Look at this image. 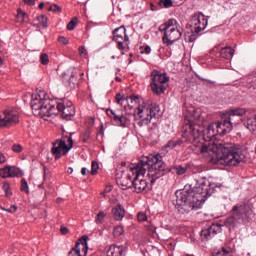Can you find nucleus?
Returning <instances> with one entry per match:
<instances>
[{
	"mask_svg": "<svg viewBox=\"0 0 256 256\" xmlns=\"http://www.w3.org/2000/svg\"><path fill=\"white\" fill-rule=\"evenodd\" d=\"M203 121L205 119L201 117V113L197 110H193L190 116H186V129L182 133L183 139L193 144L194 147H198L200 153H208L212 163H220V165H228L229 167L244 163L247 159V152L237 144L218 142L207 146L201 143L203 133L208 135V139H213V137L219 135L215 123L210 124L205 130Z\"/></svg>",
	"mask_w": 256,
	"mask_h": 256,
	"instance_id": "nucleus-1",
	"label": "nucleus"
},
{
	"mask_svg": "<svg viewBox=\"0 0 256 256\" xmlns=\"http://www.w3.org/2000/svg\"><path fill=\"white\" fill-rule=\"evenodd\" d=\"M211 195L209 184L205 180L197 181L190 185L189 190H177L176 199L173 201L176 209L182 215H187L191 211H197L201 208L203 198Z\"/></svg>",
	"mask_w": 256,
	"mask_h": 256,
	"instance_id": "nucleus-2",
	"label": "nucleus"
},
{
	"mask_svg": "<svg viewBox=\"0 0 256 256\" xmlns=\"http://www.w3.org/2000/svg\"><path fill=\"white\" fill-rule=\"evenodd\" d=\"M136 174L133 178L132 187L136 193H143L147 189V180L141 178L148 171L150 183H154L165 175V164L161 161V155H150L143 157L136 165Z\"/></svg>",
	"mask_w": 256,
	"mask_h": 256,
	"instance_id": "nucleus-3",
	"label": "nucleus"
},
{
	"mask_svg": "<svg viewBox=\"0 0 256 256\" xmlns=\"http://www.w3.org/2000/svg\"><path fill=\"white\" fill-rule=\"evenodd\" d=\"M31 108L33 114L36 117H51L52 115H62V118L66 121H71V118L75 116V106L73 102H67L61 100L55 104V101L49 98H42L41 94H33L31 100Z\"/></svg>",
	"mask_w": 256,
	"mask_h": 256,
	"instance_id": "nucleus-4",
	"label": "nucleus"
},
{
	"mask_svg": "<svg viewBox=\"0 0 256 256\" xmlns=\"http://www.w3.org/2000/svg\"><path fill=\"white\" fill-rule=\"evenodd\" d=\"M159 31L164 33L162 41L167 47L173 45L176 41H179L183 36L181 30H179V22L175 19H169L167 22L160 25Z\"/></svg>",
	"mask_w": 256,
	"mask_h": 256,
	"instance_id": "nucleus-5",
	"label": "nucleus"
},
{
	"mask_svg": "<svg viewBox=\"0 0 256 256\" xmlns=\"http://www.w3.org/2000/svg\"><path fill=\"white\" fill-rule=\"evenodd\" d=\"M253 214V210L247 206L236 205L231 210V215L224 221L228 229H235L239 223H247Z\"/></svg>",
	"mask_w": 256,
	"mask_h": 256,
	"instance_id": "nucleus-6",
	"label": "nucleus"
},
{
	"mask_svg": "<svg viewBox=\"0 0 256 256\" xmlns=\"http://www.w3.org/2000/svg\"><path fill=\"white\" fill-rule=\"evenodd\" d=\"M137 115L139 118H135V124L138 127H145V125H149L152 119L157 117V113H159V106L157 104H145L137 107Z\"/></svg>",
	"mask_w": 256,
	"mask_h": 256,
	"instance_id": "nucleus-7",
	"label": "nucleus"
},
{
	"mask_svg": "<svg viewBox=\"0 0 256 256\" xmlns=\"http://www.w3.org/2000/svg\"><path fill=\"white\" fill-rule=\"evenodd\" d=\"M150 78V87L153 93L156 95L165 93V90L167 89V83L169 82V77H167V74H163L157 70H154L151 72Z\"/></svg>",
	"mask_w": 256,
	"mask_h": 256,
	"instance_id": "nucleus-8",
	"label": "nucleus"
},
{
	"mask_svg": "<svg viewBox=\"0 0 256 256\" xmlns=\"http://www.w3.org/2000/svg\"><path fill=\"white\" fill-rule=\"evenodd\" d=\"M136 173L137 169H135V166L127 168V170H121V174L117 172V185H119L123 191H126V189H131V187H133V177H135Z\"/></svg>",
	"mask_w": 256,
	"mask_h": 256,
	"instance_id": "nucleus-9",
	"label": "nucleus"
},
{
	"mask_svg": "<svg viewBox=\"0 0 256 256\" xmlns=\"http://www.w3.org/2000/svg\"><path fill=\"white\" fill-rule=\"evenodd\" d=\"M208 23L209 20L201 12L195 13L190 20V26L196 35H201V31L207 29Z\"/></svg>",
	"mask_w": 256,
	"mask_h": 256,
	"instance_id": "nucleus-10",
	"label": "nucleus"
},
{
	"mask_svg": "<svg viewBox=\"0 0 256 256\" xmlns=\"http://www.w3.org/2000/svg\"><path fill=\"white\" fill-rule=\"evenodd\" d=\"M88 239L89 236H82L70 250L68 256H87V252L89 251V246L87 245Z\"/></svg>",
	"mask_w": 256,
	"mask_h": 256,
	"instance_id": "nucleus-11",
	"label": "nucleus"
},
{
	"mask_svg": "<svg viewBox=\"0 0 256 256\" xmlns=\"http://www.w3.org/2000/svg\"><path fill=\"white\" fill-rule=\"evenodd\" d=\"M19 123V115H17L13 111L5 110L0 114V127H13V125H17Z\"/></svg>",
	"mask_w": 256,
	"mask_h": 256,
	"instance_id": "nucleus-12",
	"label": "nucleus"
},
{
	"mask_svg": "<svg viewBox=\"0 0 256 256\" xmlns=\"http://www.w3.org/2000/svg\"><path fill=\"white\" fill-rule=\"evenodd\" d=\"M215 124L218 135H227L231 133L233 125H237V122H232L225 114L222 116V121H218Z\"/></svg>",
	"mask_w": 256,
	"mask_h": 256,
	"instance_id": "nucleus-13",
	"label": "nucleus"
},
{
	"mask_svg": "<svg viewBox=\"0 0 256 256\" xmlns=\"http://www.w3.org/2000/svg\"><path fill=\"white\" fill-rule=\"evenodd\" d=\"M52 145L53 146L51 148V153L53 157H55L56 161L61 159L62 155H66L67 153H69V146L67 145L66 140L58 139L55 142H53Z\"/></svg>",
	"mask_w": 256,
	"mask_h": 256,
	"instance_id": "nucleus-14",
	"label": "nucleus"
},
{
	"mask_svg": "<svg viewBox=\"0 0 256 256\" xmlns=\"http://www.w3.org/2000/svg\"><path fill=\"white\" fill-rule=\"evenodd\" d=\"M223 225L221 224H212L208 228L202 229L200 236L202 241H209V239H213L215 235L221 233Z\"/></svg>",
	"mask_w": 256,
	"mask_h": 256,
	"instance_id": "nucleus-15",
	"label": "nucleus"
},
{
	"mask_svg": "<svg viewBox=\"0 0 256 256\" xmlns=\"http://www.w3.org/2000/svg\"><path fill=\"white\" fill-rule=\"evenodd\" d=\"M106 113L118 127H127L129 125V119L125 115L119 114L111 109H107Z\"/></svg>",
	"mask_w": 256,
	"mask_h": 256,
	"instance_id": "nucleus-16",
	"label": "nucleus"
},
{
	"mask_svg": "<svg viewBox=\"0 0 256 256\" xmlns=\"http://www.w3.org/2000/svg\"><path fill=\"white\" fill-rule=\"evenodd\" d=\"M23 172L15 166H6L0 169V177L7 179V177H21Z\"/></svg>",
	"mask_w": 256,
	"mask_h": 256,
	"instance_id": "nucleus-17",
	"label": "nucleus"
},
{
	"mask_svg": "<svg viewBox=\"0 0 256 256\" xmlns=\"http://www.w3.org/2000/svg\"><path fill=\"white\" fill-rule=\"evenodd\" d=\"M249 113H251V110L247 108H234L227 111L224 115L228 117L232 123H235V117H243V115H249Z\"/></svg>",
	"mask_w": 256,
	"mask_h": 256,
	"instance_id": "nucleus-18",
	"label": "nucleus"
},
{
	"mask_svg": "<svg viewBox=\"0 0 256 256\" xmlns=\"http://www.w3.org/2000/svg\"><path fill=\"white\" fill-rule=\"evenodd\" d=\"M113 34V41L119 42V41H129V36H127V30L125 29V26H121L119 28H116L112 32Z\"/></svg>",
	"mask_w": 256,
	"mask_h": 256,
	"instance_id": "nucleus-19",
	"label": "nucleus"
},
{
	"mask_svg": "<svg viewBox=\"0 0 256 256\" xmlns=\"http://www.w3.org/2000/svg\"><path fill=\"white\" fill-rule=\"evenodd\" d=\"M111 213L114 221H123V218L125 217V208H123L121 204H117L112 208Z\"/></svg>",
	"mask_w": 256,
	"mask_h": 256,
	"instance_id": "nucleus-20",
	"label": "nucleus"
},
{
	"mask_svg": "<svg viewBox=\"0 0 256 256\" xmlns=\"http://www.w3.org/2000/svg\"><path fill=\"white\" fill-rule=\"evenodd\" d=\"M123 253H125L123 246L111 245L106 252V256H123Z\"/></svg>",
	"mask_w": 256,
	"mask_h": 256,
	"instance_id": "nucleus-21",
	"label": "nucleus"
},
{
	"mask_svg": "<svg viewBox=\"0 0 256 256\" xmlns=\"http://www.w3.org/2000/svg\"><path fill=\"white\" fill-rule=\"evenodd\" d=\"M233 55H235V49L231 46H226L220 50V56L222 59H232Z\"/></svg>",
	"mask_w": 256,
	"mask_h": 256,
	"instance_id": "nucleus-22",
	"label": "nucleus"
},
{
	"mask_svg": "<svg viewBox=\"0 0 256 256\" xmlns=\"http://www.w3.org/2000/svg\"><path fill=\"white\" fill-rule=\"evenodd\" d=\"M165 173H176L177 175H185V173H187V168L181 165H178V166L169 168L168 170L165 168L164 175Z\"/></svg>",
	"mask_w": 256,
	"mask_h": 256,
	"instance_id": "nucleus-23",
	"label": "nucleus"
},
{
	"mask_svg": "<svg viewBox=\"0 0 256 256\" xmlns=\"http://www.w3.org/2000/svg\"><path fill=\"white\" fill-rule=\"evenodd\" d=\"M37 21H38V25L39 27H43V29H47L48 25H47V16L45 15H40L37 17Z\"/></svg>",
	"mask_w": 256,
	"mask_h": 256,
	"instance_id": "nucleus-24",
	"label": "nucleus"
},
{
	"mask_svg": "<svg viewBox=\"0 0 256 256\" xmlns=\"http://www.w3.org/2000/svg\"><path fill=\"white\" fill-rule=\"evenodd\" d=\"M105 217H107V213H105L104 211H100L96 216V225H103V219H105Z\"/></svg>",
	"mask_w": 256,
	"mask_h": 256,
	"instance_id": "nucleus-25",
	"label": "nucleus"
},
{
	"mask_svg": "<svg viewBox=\"0 0 256 256\" xmlns=\"http://www.w3.org/2000/svg\"><path fill=\"white\" fill-rule=\"evenodd\" d=\"M158 5L159 7L169 9L170 7H173V0H159Z\"/></svg>",
	"mask_w": 256,
	"mask_h": 256,
	"instance_id": "nucleus-26",
	"label": "nucleus"
},
{
	"mask_svg": "<svg viewBox=\"0 0 256 256\" xmlns=\"http://www.w3.org/2000/svg\"><path fill=\"white\" fill-rule=\"evenodd\" d=\"M20 191L29 195V184H27V180L25 178H22L21 180Z\"/></svg>",
	"mask_w": 256,
	"mask_h": 256,
	"instance_id": "nucleus-27",
	"label": "nucleus"
},
{
	"mask_svg": "<svg viewBox=\"0 0 256 256\" xmlns=\"http://www.w3.org/2000/svg\"><path fill=\"white\" fill-rule=\"evenodd\" d=\"M2 189H3V191H5L6 197H11L13 195V192L11 191V186L9 185V182H4Z\"/></svg>",
	"mask_w": 256,
	"mask_h": 256,
	"instance_id": "nucleus-28",
	"label": "nucleus"
},
{
	"mask_svg": "<svg viewBox=\"0 0 256 256\" xmlns=\"http://www.w3.org/2000/svg\"><path fill=\"white\" fill-rule=\"evenodd\" d=\"M116 43L120 51H125L126 47L129 45V40H120Z\"/></svg>",
	"mask_w": 256,
	"mask_h": 256,
	"instance_id": "nucleus-29",
	"label": "nucleus"
},
{
	"mask_svg": "<svg viewBox=\"0 0 256 256\" xmlns=\"http://www.w3.org/2000/svg\"><path fill=\"white\" fill-rule=\"evenodd\" d=\"M77 27V17H73L67 25L68 31H73Z\"/></svg>",
	"mask_w": 256,
	"mask_h": 256,
	"instance_id": "nucleus-30",
	"label": "nucleus"
},
{
	"mask_svg": "<svg viewBox=\"0 0 256 256\" xmlns=\"http://www.w3.org/2000/svg\"><path fill=\"white\" fill-rule=\"evenodd\" d=\"M114 237H121V235H123V233H125V230L122 226H117L114 228Z\"/></svg>",
	"mask_w": 256,
	"mask_h": 256,
	"instance_id": "nucleus-31",
	"label": "nucleus"
},
{
	"mask_svg": "<svg viewBox=\"0 0 256 256\" xmlns=\"http://www.w3.org/2000/svg\"><path fill=\"white\" fill-rule=\"evenodd\" d=\"M40 63L41 65H49V55L47 53L40 55Z\"/></svg>",
	"mask_w": 256,
	"mask_h": 256,
	"instance_id": "nucleus-32",
	"label": "nucleus"
},
{
	"mask_svg": "<svg viewBox=\"0 0 256 256\" xmlns=\"http://www.w3.org/2000/svg\"><path fill=\"white\" fill-rule=\"evenodd\" d=\"M65 139H67V143H68V149L69 151H71V149H73V138L71 137V134L69 136H63L62 137V141H65Z\"/></svg>",
	"mask_w": 256,
	"mask_h": 256,
	"instance_id": "nucleus-33",
	"label": "nucleus"
},
{
	"mask_svg": "<svg viewBox=\"0 0 256 256\" xmlns=\"http://www.w3.org/2000/svg\"><path fill=\"white\" fill-rule=\"evenodd\" d=\"M91 169V175H97V171H99V164L96 161H92Z\"/></svg>",
	"mask_w": 256,
	"mask_h": 256,
	"instance_id": "nucleus-34",
	"label": "nucleus"
},
{
	"mask_svg": "<svg viewBox=\"0 0 256 256\" xmlns=\"http://www.w3.org/2000/svg\"><path fill=\"white\" fill-rule=\"evenodd\" d=\"M25 17H27V14L21 11V9H18V14H17L18 21H20V23H23L25 21Z\"/></svg>",
	"mask_w": 256,
	"mask_h": 256,
	"instance_id": "nucleus-35",
	"label": "nucleus"
},
{
	"mask_svg": "<svg viewBox=\"0 0 256 256\" xmlns=\"http://www.w3.org/2000/svg\"><path fill=\"white\" fill-rule=\"evenodd\" d=\"M91 139V132L89 130H86L82 135V141L83 143H87Z\"/></svg>",
	"mask_w": 256,
	"mask_h": 256,
	"instance_id": "nucleus-36",
	"label": "nucleus"
},
{
	"mask_svg": "<svg viewBox=\"0 0 256 256\" xmlns=\"http://www.w3.org/2000/svg\"><path fill=\"white\" fill-rule=\"evenodd\" d=\"M78 53H79L80 57L87 58V49L85 48V46H80L78 48Z\"/></svg>",
	"mask_w": 256,
	"mask_h": 256,
	"instance_id": "nucleus-37",
	"label": "nucleus"
},
{
	"mask_svg": "<svg viewBox=\"0 0 256 256\" xmlns=\"http://www.w3.org/2000/svg\"><path fill=\"white\" fill-rule=\"evenodd\" d=\"M197 35L200 34H197L195 33V31L192 30V34H190L186 39H188L189 43H193L194 41H197Z\"/></svg>",
	"mask_w": 256,
	"mask_h": 256,
	"instance_id": "nucleus-38",
	"label": "nucleus"
},
{
	"mask_svg": "<svg viewBox=\"0 0 256 256\" xmlns=\"http://www.w3.org/2000/svg\"><path fill=\"white\" fill-rule=\"evenodd\" d=\"M2 211H7V213H16L17 212V206L12 205L9 209L1 207Z\"/></svg>",
	"mask_w": 256,
	"mask_h": 256,
	"instance_id": "nucleus-39",
	"label": "nucleus"
},
{
	"mask_svg": "<svg viewBox=\"0 0 256 256\" xmlns=\"http://www.w3.org/2000/svg\"><path fill=\"white\" fill-rule=\"evenodd\" d=\"M12 151H14V153H21V151H23V147L20 144H14L12 146Z\"/></svg>",
	"mask_w": 256,
	"mask_h": 256,
	"instance_id": "nucleus-40",
	"label": "nucleus"
},
{
	"mask_svg": "<svg viewBox=\"0 0 256 256\" xmlns=\"http://www.w3.org/2000/svg\"><path fill=\"white\" fill-rule=\"evenodd\" d=\"M137 218L140 222L147 221V214L145 212H139Z\"/></svg>",
	"mask_w": 256,
	"mask_h": 256,
	"instance_id": "nucleus-41",
	"label": "nucleus"
},
{
	"mask_svg": "<svg viewBox=\"0 0 256 256\" xmlns=\"http://www.w3.org/2000/svg\"><path fill=\"white\" fill-rule=\"evenodd\" d=\"M58 41L62 45H69V39H67L65 36H59Z\"/></svg>",
	"mask_w": 256,
	"mask_h": 256,
	"instance_id": "nucleus-42",
	"label": "nucleus"
},
{
	"mask_svg": "<svg viewBox=\"0 0 256 256\" xmlns=\"http://www.w3.org/2000/svg\"><path fill=\"white\" fill-rule=\"evenodd\" d=\"M75 81H77V70L72 71L69 83H75Z\"/></svg>",
	"mask_w": 256,
	"mask_h": 256,
	"instance_id": "nucleus-43",
	"label": "nucleus"
},
{
	"mask_svg": "<svg viewBox=\"0 0 256 256\" xmlns=\"http://www.w3.org/2000/svg\"><path fill=\"white\" fill-rule=\"evenodd\" d=\"M126 101H131V103H133L134 101L135 103H137L139 101V96L137 95L128 96L126 97Z\"/></svg>",
	"mask_w": 256,
	"mask_h": 256,
	"instance_id": "nucleus-44",
	"label": "nucleus"
},
{
	"mask_svg": "<svg viewBox=\"0 0 256 256\" xmlns=\"http://www.w3.org/2000/svg\"><path fill=\"white\" fill-rule=\"evenodd\" d=\"M54 7H53V13H61V11H62V8L59 6V5H57V4H54L53 5Z\"/></svg>",
	"mask_w": 256,
	"mask_h": 256,
	"instance_id": "nucleus-45",
	"label": "nucleus"
},
{
	"mask_svg": "<svg viewBox=\"0 0 256 256\" xmlns=\"http://www.w3.org/2000/svg\"><path fill=\"white\" fill-rule=\"evenodd\" d=\"M7 163V157H5V154L0 152V164Z\"/></svg>",
	"mask_w": 256,
	"mask_h": 256,
	"instance_id": "nucleus-46",
	"label": "nucleus"
},
{
	"mask_svg": "<svg viewBox=\"0 0 256 256\" xmlns=\"http://www.w3.org/2000/svg\"><path fill=\"white\" fill-rule=\"evenodd\" d=\"M166 147H169L170 149H174V147H177V143H175V141H169Z\"/></svg>",
	"mask_w": 256,
	"mask_h": 256,
	"instance_id": "nucleus-47",
	"label": "nucleus"
},
{
	"mask_svg": "<svg viewBox=\"0 0 256 256\" xmlns=\"http://www.w3.org/2000/svg\"><path fill=\"white\" fill-rule=\"evenodd\" d=\"M60 232H61L62 235H67L69 233V228L62 226L60 228Z\"/></svg>",
	"mask_w": 256,
	"mask_h": 256,
	"instance_id": "nucleus-48",
	"label": "nucleus"
},
{
	"mask_svg": "<svg viewBox=\"0 0 256 256\" xmlns=\"http://www.w3.org/2000/svg\"><path fill=\"white\" fill-rule=\"evenodd\" d=\"M116 103H118V105H121V101H123V97L121 96V94H116Z\"/></svg>",
	"mask_w": 256,
	"mask_h": 256,
	"instance_id": "nucleus-49",
	"label": "nucleus"
},
{
	"mask_svg": "<svg viewBox=\"0 0 256 256\" xmlns=\"http://www.w3.org/2000/svg\"><path fill=\"white\" fill-rule=\"evenodd\" d=\"M25 5H29L30 7H33L35 5V0H23Z\"/></svg>",
	"mask_w": 256,
	"mask_h": 256,
	"instance_id": "nucleus-50",
	"label": "nucleus"
},
{
	"mask_svg": "<svg viewBox=\"0 0 256 256\" xmlns=\"http://www.w3.org/2000/svg\"><path fill=\"white\" fill-rule=\"evenodd\" d=\"M144 53H146V55H149V53H151V47L146 46L144 49Z\"/></svg>",
	"mask_w": 256,
	"mask_h": 256,
	"instance_id": "nucleus-51",
	"label": "nucleus"
},
{
	"mask_svg": "<svg viewBox=\"0 0 256 256\" xmlns=\"http://www.w3.org/2000/svg\"><path fill=\"white\" fill-rule=\"evenodd\" d=\"M252 83L254 84V89H255V87H256V72L253 74Z\"/></svg>",
	"mask_w": 256,
	"mask_h": 256,
	"instance_id": "nucleus-52",
	"label": "nucleus"
},
{
	"mask_svg": "<svg viewBox=\"0 0 256 256\" xmlns=\"http://www.w3.org/2000/svg\"><path fill=\"white\" fill-rule=\"evenodd\" d=\"M126 165H127V162H122L121 163V167L119 168L120 169V173H121V171H125V169H123V167H126Z\"/></svg>",
	"mask_w": 256,
	"mask_h": 256,
	"instance_id": "nucleus-53",
	"label": "nucleus"
},
{
	"mask_svg": "<svg viewBox=\"0 0 256 256\" xmlns=\"http://www.w3.org/2000/svg\"><path fill=\"white\" fill-rule=\"evenodd\" d=\"M81 174L82 175H87V168H82L81 169Z\"/></svg>",
	"mask_w": 256,
	"mask_h": 256,
	"instance_id": "nucleus-54",
	"label": "nucleus"
},
{
	"mask_svg": "<svg viewBox=\"0 0 256 256\" xmlns=\"http://www.w3.org/2000/svg\"><path fill=\"white\" fill-rule=\"evenodd\" d=\"M150 6H151V11H157V8L153 3H151Z\"/></svg>",
	"mask_w": 256,
	"mask_h": 256,
	"instance_id": "nucleus-55",
	"label": "nucleus"
},
{
	"mask_svg": "<svg viewBox=\"0 0 256 256\" xmlns=\"http://www.w3.org/2000/svg\"><path fill=\"white\" fill-rule=\"evenodd\" d=\"M38 7H39V9H43L45 7V3H43V2L40 3Z\"/></svg>",
	"mask_w": 256,
	"mask_h": 256,
	"instance_id": "nucleus-56",
	"label": "nucleus"
},
{
	"mask_svg": "<svg viewBox=\"0 0 256 256\" xmlns=\"http://www.w3.org/2000/svg\"><path fill=\"white\" fill-rule=\"evenodd\" d=\"M175 143H176V146H177V145H181L183 142L181 140H178Z\"/></svg>",
	"mask_w": 256,
	"mask_h": 256,
	"instance_id": "nucleus-57",
	"label": "nucleus"
},
{
	"mask_svg": "<svg viewBox=\"0 0 256 256\" xmlns=\"http://www.w3.org/2000/svg\"><path fill=\"white\" fill-rule=\"evenodd\" d=\"M68 173H70V174L73 173V168L69 167L68 168Z\"/></svg>",
	"mask_w": 256,
	"mask_h": 256,
	"instance_id": "nucleus-58",
	"label": "nucleus"
},
{
	"mask_svg": "<svg viewBox=\"0 0 256 256\" xmlns=\"http://www.w3.org/2000/svg\"><path fill=\"white\" fill-rule=\"evenodd\" d=\"M53 7H54V6H50V7L48 8V11H53V10H54Z\"/></svg>",
	"mask_w": 256,
	"mask_h": 256,
	"instance_id": "nucleus-59",
	"label": "nucleus"
},
{
	"mask_svg": "<svg viewBox=\"0 0 256 256\" xmlns=\"http://www.w3.org/2000/svg\"><path fill=\"white\" fill-rule=\"evenodd\" d=\"M0 65H3V59L0 57Z\"/></svg>",
	"mask_w": 256,
	"mask_h": 256,
	"instance_id": "nucleus-60",
	"label": "nucleus"
},
{
	"mask_svg": "<svg viewBox=\"0 0 256 256\" xmlns=\"http://www.w3.org/2000/svg\"><path fill=\"white\" fill-rule=\"evenodd\" d=\"M116 81L121 82V78L116 77Z\"/></svg>",
	"mask_w": 256,
	"mask_h": 256,
	"instance_id": "nucleus-61",
	"label": "nucleus"
},
{
	"mask_svg": "<svg viewBox=\"0 0 256 256\" xmlns=\"http://www.w3.org/2000/svg\"><path fill=\"white\" fill-rule=\"evenodd\" d=\"M130 57H133V53H130Z\"/></svg>",
	"mask_w": 256,
	"mask_h": 256,
	"instance_id": "nucleus-62",
	"label": "nucleus"
},
{
	"mask_svg": "<svg viewBox=\"0 0 256 256\" xmlns=\"http://www.w3.org/2000/svg\"><path fill=\"white\" fill-rule=\"evenodd\" d=\"M57 203H60V200H59V199L57 200Z\"/></svg>",
	"mask_w": 256,
	"mask_h": 256,
	"instance_id": "nucleus-63",
	"label": "nucleus"
},
{
	"mask_svg": "<svg viewBox=\"0 0 256 256\" xmlns=\"http://www.w3.org/2000/svg\"><path fill=\"white\" fill-rule=\"evenodd\" d=\"M122 55H125V52H122Z\"/></svg>",
	"mask_w": 256,
	"mask_h": 256,
	"instance_id": "nucleus-64",
	"label": "nucleus"
}]
</instances>
